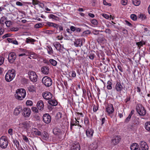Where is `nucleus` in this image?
I'll list each match as a JSON object with an SVG mask.
<instances>
[{
    "instance_id": "nucleus-1",
    "label": "nucleus",
    "mask_w": 150,
    "mask_h": 150,
    "mask_svg": "<svg viewBox=\"0 0 150 150\" xmlns=\"http://www.w3.org/2000/svg\"><path fill=\"white\" fill-rule=\"evenodd\" d=\"M15 94L16 98L18 100H21L24 98L26 94L25 90L23 88L18 89L16 91Z\"/></svg>"
},
{
    "instance_id": "nucleus-2",
    "label": "nucleus",
    "mask_w": 150,
    "mask_h": 150,
    "mask_svg": "<svg viewBox=\"0 0 150 150\" xmlns=\"http://www.w3.org/2000/svg\"><path fill=\"white\" fill-rule=\"evenodd\" d=\"M15 76V71L14 69L9 70L5 76V79L7 82L12 81Z\"/></svg>"
},
{
    "instance_id": "nucleus-3",
    "label": "nucleus",
    "mask_w": 150,
    "mask_h": 150,
    "mask_svg": "<svg viewBox=\"0 0 150 150\" xmlns=\"http://www.w3.org/2000/svg\"><path fill=\"white\" fill-rule=\"evenodd\" d=\"M8 144V139L5 136H2L0 138V146L3 149H6Z\"/></svg>"
},
{
    "instance_id": "nucleus-4",
    "label": "nucleus",
    "mask_w": 150,
    "mask_h": 150,
    "mask_svg": "<svg viewBox=\"0 0 150 150\" xmlns=\"http://www.w3.org/2000/svg\"><path fill=\"white\" fill-rule=\"evenodd\" d=\"M136 110L138 113L141 116H144L146 114V110L141 104H138L136 107Z\"/></svg>"
},
{
    "instance_id": "nucleus-5",
    "label": "nucleus",
    "mask_w": 150,
    "mask_h": 150,
    "mask_svg": "<svg viewBox=\"0 0 150 150\" xmlns=\"http://www.w3.org/2000/svg\"><path fill=\"white\" fill-rule=\"evenodd\" d=\"M42 82L43 84L47 87H49L52 84V80L47 76H44L42 79Z\"/></svg>"
},
{
    "instance_id": "nucleus-6",
    "label": "nucleus",
    "mask_w": 150,
    "mask_h": 150,
    "mask_svg": "<svg viewBox=\"0 0 150 150\" xmlns=\"http://www.w3.org/2000/svg\"><path fill=\"white\" fill-rule=\"evenodd\" d=\"M28 75L30 80L33 82H36L38 80V76L36 73L33 71L28 72Z\"/></svg>"
},
{
    "instance_id": "nucleus-7",
    "label": "nucleus",
    "mask_w": 150,
    "mask_h": 150,
    "mask_svg": "<svg viewBox=\"0 0 150 150\" xmlns=\"http://www.w3.org/2000/svg\"><path fill=\"white\" fill-rule=\"evenodd\" d=\"M51 120V117L49 114L46 113L43 115V120L46 124H49L50 123Z\"/></svg>"
},
{
    "instance_id": "nucleus-8",
    "label": "nucleus",
    "mask_w": 150,
    "mask_h": 150,
    "mask_svg": "<svg viewBox=\"0 0 150 150\" xmlns=\"http://www.w3.org/2000/svg\"><path fill=\"white\" fill-rule=\"evenodd\" d=\"M16 58V54L13 52L10 53L8 55V59L10 63H13Z\"/></svg>"
},
{
    "instance_id": "nucleus-9",
    "label": "nucleus",
    "mask_w": 150,
    "mask_h": 150,
    "mask_svg": "<svg viewBox=\"0 0 150 150\" xmlns=\"http://www.w3.org/2000/svg\"><path fill=\"white\" fill-rule=\"evenodd\" d=\"M44 98L47 100L50 99L52 98V94L49 92H45L42 93Z\"/></svg>"
},
{
    "instance_id": "nucleus-10",
    "label": "nucleus",
    "mask_w": 150,
    "mask_h": 150,
    "mask_svg": "<svg viewBox=\"0 0 150 150\" xmlns=\"http://www.w3.org/2000/svg\"><path fill=\"white\" fill-rule=\"evenodd\" d=\"M106 110L108 114L112 113L114 111L113 105L112 104H108L106 108Z\"/></svg>"
},
{
    "instance_id": "nucleus-11",
    "label": "nucleus",
    "mask_w": 150,
    "mask_h": 150,
    "mask_svg": "<svg viewBox=\"0 0 150 150\" xmlns=\"http://www.w3.org/2000/svg\"><path fill=\"white\" fill-rule=\"evenodd\" d=\"M140 146L142 150H148V146L144 141H141L140 143Z\"/></svg>"
},
{
    "instance_id": "nucleus-12",
    "label": "nucleus",
    "mask_w": 150,
    "mask_h": 150,
    "mask_svg": "<svg viewBox=\"0 0 150 150\" xmlns=\"http://www.w3.org/2000/svg\"><path fill=\"white\" fill-rule=\"evenodd\" d=\"M20 127L24 129H28L30 127L28 122L27 121L23 122L19 124Z\"/></svg>"
},
{
    "instance_id": "nucleus-13",
    "label": "nucleus",
    "mask_w": 150,
    "mask_h": 150,
    "mask_svg": "<svg viewBox=\"0 0 150 150\" xmlns=\"http://www.w3.org/2000/svg\"><path fill=\"white\" fill-rule=\"evenodd\" d=\"M121 140V138L118 136H116L112 139L111 143L113 145H116L117 144L120 142Z\"/></svg>"
},
{
    "instance_id": "nucleus-14",
    "label": "nucleus",
    "mask_w": 150,
    "mask_h": 150,
    "mask_svg": "<svg viewBox=\"0 0 150 150\" xmlns=\"http://www.w3.org/2000/svg\"><path fill=\"white\" fill-rule=\"evenodd\" d=\"M80 146L79 144L76 142L73 143L71 147V150H80Z\"/></svg>"
},
{
    "instance_id": "nucleus-15",
    "label": "nucleus",
    "mask_w": 150,
    "mask_h": 150,
    "mask_svg": "<svg viewBox=\"0 0 150 150\" xmlns=\"http://www.w3.org/2000/svg\"><path fill=\"white\" fill-rule=\"evenodd\" d=\"M115 89L117 92H120L123 89V87L119 82H117L115 86Z\"/></svg>"
},
{
    "instance_id": "nucleus-16",
    "label": "nucleus",
    "mask_w": 150,
    "mask_h": 150,
    "mask_svg": "<svg viewBox=\"0 0 150 150\" xmlns=\"http://www.w3.org/2000/svg\"><path fill=\"white\" fill-rule=\"evenodd\" d=\"M37 106L38 109L40 110H42L44 109V105L43 102L42 100L39 101L37 104Z\"/></svg>"
},
{
    "instance_id": "nucleus-17",
    "label": "nucleus",
    "mask_w": 150,
    "mask_h": 150,
    "mask_svg": "<svg viewBox=\"0 0 150 150\" xmlns=\"http://www.w3.org/2000/svg\"><path fill=\"white\" fill-rule=\"evenodd\" d=\"M24 115L25 117H29L31 113V110L29 108H25L23 109Z\"/></svg>"
},
{
    "instance_id": "nucleus-18",
    "label": "nucleus",
    "mask_w": 150,
    "mask_h": 150,
    "mask_svg": "<svg viewBox=\"0 0 150 150\" xmlns=\"http://www.w3.org/2000/svg\"><path fill=\"white\" fill-rule=\"evenodd\" d=\"M93 131L92 129L88 128L86 131V134L88 137L91 138L93 136Z\"/></svg>"
},
{
    "instance_id": "nucleus-19",
    "label": "nucleus",
    "mask_w": 150,
    "mask_h": 150,
    "mask_svg": "<svg viewBox=\"0 0 150 150\" xmlns=\"http://www.w3.org/2000/svg\"><path fill=\"white\" fill-rule=\"evenodd\" d=\"M22 110L21 107L20 106H17L14 110L13 112L14 115H18L20 114Z\"/></svg>"
},
{
    "instance_id": "nucleus-20",
    "label": "nucleus",
    "mask_w": 150,
    "mask_h": 150,
    "mask_svg": "<svg viewBox=\"0 0 150 150\" xmlns=\"http://www.w3.org/2000/svg\"><path fill=\"white\" fill-rule=\"evenodd\" d=\"M42 73L45 74L47 75L49 73V68L46 66L43 67L41 68Z\"/></svg>"
},
{
    "instance_id": "nucleus-21",
    "label": "nucleus",
    "mask_w": 150,
    "mask_h": 150,
    "mask_svg": "<svg viewBox=\"0 0 150 150\" xmlns=\"http://www.w3.org/2000/svg\"><path fill=\"white\" fill-rule=\"evenodd\" d=\"M74 44L75 45L76 47H80L82 45V41L80 39H77L75 40Z\"/></svg>"
},
{
    "instance_id": "nucleus-22",
    "label": "nucleus",
    "mask_w": 150,
    "mask_h": 150,
    "mask_svg": "<svg viewBox=\"0 0 150 150\" xmlns=\"http://www.w3.org/2000/svg\"><path fill=\"white\" fill-rule=\"evenodd\" d=\"M48 103L53 106H56L57 105L58 103L56 100H51L48 101Z\"/></svg>"
},
{
    "instance_id": "nucleus-23",
    "label": "nucleus",
    "mask_w": 150,
    "mask_h": 150,
    "mask_svg": "<svg viewBox=\"0 0 150 150\" xmlns=\"http://www.w3.org/2000/svg\"><path fill=\"white\" fill-rule=\"evenodd\" d=\"M53 133L56 135H59L61 132L60 130L57 128H55L53 129Z\"/></svg>"
},
{
    "instance_id": "nucleus-24",
    "label": "nucleus",
    "mask_w": 150,
    "mask_h": 150,
    "mask_svg": "<svg viewBox=\"0 0 150 150\" xmlns=\"http://www.w3.org/2000/svg\"><path fill=\"white\" fill-rule=\"evenodd\" d=\"M54 45L57 49L58 50H59L61 48V45L59 42H56L54 43Z\"/></svg>"
},
{
    "instance_id": "nucleus-25",
    "label": "nucleus",
    "mask_w": 150,
    "mask_h": 150,
    "mask_svg": "<svg viewBox=\"0 0 150 150\" xmlns=\"http://www.w3.org/2000/svg\"><path fill=\"white\" fill-rule=\"evenodd\" d=\"M105 40V38L104 37L103 35L101 34L98 37L97 41L99 43H101L104 42Z\"/></svg>"
},
{
    "instance_id": "nucleus-26",
    "label": "nucleus",
    "mask_w": 150,
    "mask_h": 150,
    "mask_svg": "<svg viewBox=\"0 0 150 150\" xmlns=\"http://www.w3.org/2000/svg\"><path fill=\"white\" fill-rule=\"evenodd\" d=\"M97 145L96 143L91 144L89 146V148L91 149V150H95L97 148Z\"/></svg>"
},
{
    "instance_id": "nucleus-27",
    "label": "nucleus",
    "mask_w": 150,
    "mask_h": 150,
    "mask_svg": "<svg viewBox=\"0 0 150 150\" xmlns=\"http://www.w3.org/2000/svg\"><path fill=\"white\" fill-rule=\"evenodd\" d=\"M145 126L146 129L150 132V122H146L145 124Z\"/></svg>"
},
{
    "instance_id": "nucleus-28",
    "label": "nucleus",
    "mask_w": 150,
    "mask_h": 150,
    "mask_svg": "<svg viewBox=\"0 0 150 150\" xmlns=\"http://www.w3.org/2000/svg\"><path fill=\"white\" fill-rule=\"evenodd\" d=\"M50 62L53 66H55L57 64V62L55 60L53 59H50L49 60Z\"/></svg>"
},
{
    "instance_id": "nucleus-29",
    "label": "nucleus",
    "mask_w": 150,
    "mask_h": 150,
    "mask_svg": "<svg viewBox=\"0 0 150 150\" xmlns=\"http://www.w3.org/2000/svg\"><path fill=\"white\" fill-rule=\"evenodd\" d=\"M138 144L137 143L133 144L130 147L131 150H135L138 147Z\"/></svg>"
},
{
    "instance_id": "nucleus-30",
    "label": "nucleus",
    "mask_w": 150,
    "mask_h": 150,
    "mask_svg": "<svg viewBox=\"0 0 150 150\" xmlns=\"http://www.w3.org/2000/svg\"><path fill=\"white\" fill-rule=\"evenodd\" d=\"M84 121V123L87 126H89V119L88 117L86 116L85 117Z\"/></svg>"
},
{
    "instance_id": "nucleus-31",
    "label": "nucleus",
    "mask_w": 150,
    "mask_h": 150,
    "mask_svg": "<svg viewBox=\"0 0 150 150\" xmlns=\"http://www.w3.org/2000/svg\"><path fill=\"white\" fill-rule=\"evenodd\" d=\"M7 18H6L5 17L3 16L1 17L0 20V24L2 26L4 25V22L5 21V20Z\"/></svg>"
},
{
    "instance_id": "nucleus-32",
    "label": "nucleus",
    "mask_w": 150,
    "mask_h": 150,
    "mask_svg": "<svg viewBox=\"0 0 150 150\" xmlns=\"http://www.w3.org/2000/svg\"><path fill=\"white\" fill-rule=\"evenodd\" d=\"M133 4L136 6H139L140 3L139 0H132Z\"/></svg>"
},
{
    "instance_id": "nucleus-33",
    "label": "nucleus",
    "mask_w": 150,
    "mask_h": 150,
    "mask_svg": "<svg viewBox=\"0 0 150 150\" xmlns=\"http://www.w3.org/2000/svg\"><path fill=\"white\" fill-rule=\"evenodd\" d=\"M49 18H50L54 19L56 21H57L59 19V18L58 17L52 14H51L50 15Z\"/></svg>"
},
{
    "instance_id": "nucleus-34",
    "label": "nucleus",
    "mask_w": 150,
    "mask_h": 150,
    "mask_svg": "<svg viewBox=\"0 0 150 150\" xmlns=\"http://www.w3.org/2000/svg\"><path fill=\"white\" fill-rule=\"evenodd\" d=\"M48 48L47 49L48 53L50 54H52L53 53V50L52 48L51 47H47Z\"/></svg>"
},
{
    "instance_id": "nucleus-35",
    "label": "nucleus",
    "mask_w": 150,
    "mask_h": 150,
    "mask_svg": "<svg viewBox=\"0 0 150 150\" xmlns=\"http://www.w3.org/2000/svg\"><path fill=\"white\" fill-rule=\"evenodd\" d=\"M35 41V40L34 39L27 38L26 39V42L27 43H29L30 42L32 43L34 42Z\"/></svg>"
},
{
    "instance_id": "nucleus-36",
    "label": "nucleus",
    "mask_w": 150,
    "mask_h": 150,
    "mask_svg": "<svg viewBox=\"0 0 150 150\" xmlns=\"http://www.w3.org/2000/svg\"><path fill=\"white\" fill-rule=\"evenodd\" d=\"M139 18L142 20H143L146 19V16L144 14L141 13L139 15Z\"/></svg>"
},
{
    "instance_id": "nucleus-37",
    "label": "nucleus",
    "mask_w": 150,
    "mask_h": 150,
    "mask_svg": "<svg viewBox=\"0 0 150 150\" xmlns=\"http://www.w3.org/2000/svg\"><path fill=\"white\" fill-rule=\"evenodd\" d=\"M107 84L108 85L107 86V88L108 89H111L112 88V87L111 86L112 83L110 81H108L107 82Z\"/></svg>"
},
{
    "instance_id": "nucleus-38",
    "label": "nucleus",
    "mask_w": 150,
    "mask_h": 150,
    "mask_svg": "<svg viewBox=\"0 0 150 150\" xmlns=\"http://www.w3.org/2000/svg\"><path fill=\"white\" fill-rule=\"evenodd\" d=\"M28 89L30 92H33L35 90L34 87V86L31 85L28 87Z\"/></svg>"
},
{
    "instance_id": "nucleus-39",
    "label": "nucleus",
    "mask_w": 150,
    "mask_h": 150,
    "mask_svg": "<svg viewBox=\"0 0 150 150\" xmlns=\"http://www.w3.org/2000/svg\"><path fill=\"white\" fill-rule=\"evenodd\" d=\"M13 143L16 145L17 148L18 149L19 147V144L18 141L16 140H13Z\"/></svg>"
},
{
    "instance_id": "nucleus-40",
    "label": "nucleus",
    "mask_w": 150,
    "mask_h": 150,
    "mask_svg": "<svg viewBox=\"0 0 150 150\" xmlns=\"http://www.w3.org/2000/svg\"><path fill=\"white\" fill-rule=\"evenodd\" d=\"M131 18L134 21H135L137 19V17L134 14H132L130 16Z\"/></svg>"
},
{
    "instance_id": "nucleus-41",
    "label": "nucleus",
    "mask_w": 150,
    "mask_h": 150,
    "mask_svg": "<svg viewBox=\"0 0 150 150\" xmlns=\"http://www.w3.org/2000/svg\"><path fill=\"white\" fill-rule=\"evenodd\" d=\"M34 129L35 130L34 131V132L35 134L38 136L41 135V133L40 131H39L37 129Z\"/></svg>"
},
{
    "instance_id": "nucleus-42",
    "label": "nucleus",
    "mask_w": 150,
    "mask_h": 150,
    "mask_svg": "<svg viewBox=\"0 0 150 150\" xmlns=\"http://www.w3.org/2000/svg\"><path fill=\"white\" fill-rule=\"evenodd\" d=\"M91 22L94 25H97L98 23L97 21L95 19H93L91 20Z\"/></svg>"
},
{
    "instance_id": "nucleus-43",
    "label": "nucleus",
    "mask_w": 150,
    "mask_h": 150,
    "mask_svg": "<svg viewBox=\"0 0 150 150\" xmlns=\"http://www.w3.org/2000/svg\"><path fill=\"white\" fill-rule=\"evenodd\" d=\"M32 0V3L33 5H35L39 4V3H40V2L37 0Z\"/></svg>"
},
{
    "instance_id": "nucleus-44",
    "label": "nucleus",
    "mask_w": 150,
    "mask_h": 150,
    "mask_svg": "<svg viewBox=\"0 0 150 150\" xmlns=\"http://www.w3.org/2000/svg\"><path fill=\"white\" fill-rule=\"evenodd\" d=\"M76 121H77V122H78V123H77V125L78 126H80L81 127H82V126L81 124L79 123V121H78L77 120H79L80 119V117H77V119H76V118H75Z\"/></svg>"
},
{
    "instance_id": "nucleus-45",
    "label": "nucleus",
    "mask_w": 150,
    "mask_h": 150,
    "mask_svg": "<svg viewBox=\"0 0 150 150\" xmlns=\"http://www.w3.org/2000/svg\"><path fill=\"white\" fill-rule=\"evenodd\" d=\"M22 137L23 140L25 141L26 142H28L29 140L27 137L24 135H22Z\"/></svg>"
},
{
    "instance_id": "nucleus-46",
    "label": "nucleus",
    "mask_w": 150,
    "mask_h": 150,
    "mask_svg": "<svg viewBox=\"0 0 150 150\" xmlns=\"http://www.w3.org/2000/svg\"><path fill=\"white\" fill-rule=\"evenodd\" d=\"M42 25V24L41 23H38L36 24L35 25V28H38L41 27Z\"/></svg>"
},
{
    "instance_id": "nucleus-47",
    "label": "nucleus",
    "mask_w": 150,
    "mask_h": 150,
    "mask_svg": "<svg viewBox=\"0 0 150 150\" xmlns=\"http://www.w3.org/2000/svg\"><path fill=\"white\" fill-rule=\"evenodd\" d=\"M32 110L35 113H37L38 112V110L36 107H32Z\"/></svg>"
},
{
    "instance_id": "nucleus-48",
    "label": "nucleus",
    "mask_w": 150,
    "mask_h": 150,
    "mask_svg": "<svg viewBox=\"0 0 150 150\" xmlns=\"http://www.w3.org/2000/svg\"><path fill=\"white\" fill-rule=\"evenodd\" d=\"M6 26L7 27H9L10 25L11 24V22L10 21H7L5 22Z\"/></svg>"
},
{
    "instance_id": "nucleus-49",
    "label": "nucleus",
    "mask_w": 150,
    "mask_h": 150,
    "mask_svg": "<svg viewBox=\"0 0 150 150\" xmlns=\"http://www.w3.org/2000/svg\"><path fill=\"white\" fill-rule=\"evenodd\" d=\"M26 104L28 105L31 106L33 104L32 101L31 100H28L26 102Z\"/></svg>"
},
{
    "instance_id": "nucleus-50",
    "label": "nucleus",
    "mask_w": 150,
    "mask_h": 150,
    "mask_svg": "<svg viewBox=\"0 0 150 150\" xmlns=\"http://www.w3.org/2000/svg\"><path fill=\"white\" fill-rule=\"evenodd\" d=\"M11 35L10 33H7L4 35L3 36L2 38H3V39H5L6 38L10 37Z\"/></svg>"
},
{
    "instance_id": "nucleus-51",
    "label": "nucleus",
    "mask_w": 150,
    "mask_h": 150,
    "mask_svg": "<svg viewBox=\"0 0 150 150\" xmlns=\"http://www.w3.org/2000/svg\"><path fill=\"white\" fill-rule=\"evenodd\" d=\"M43 139L45 140H47L48 139V135L47 133H44L43 135Z\"/></svg>"
},
{
    "instance_id": "nucleus-52",
    "label": "nucleus",
    "mask_w": 150,
    "mask_h": 150,
    "mask_svg": "<svg viewBox=\"0 0 150 150\" xmlns=\"http://www.w3.org/2000/svg\"><path fill=\"white\" fill-rule=\"evenodd\" d=\"M4 58L3 57H0V65H1L4 63Z\"/></svg>"
},
{
    "instance_id": "nucleus-53",
    "label": "nucleus",
    "mask_w": 150,
    "mask_h": 150,
    "mask_svg": "<svg viewBox=\"0 0 150 150\" xmlns=\"http://www.w3.org/2000/svg\"><path fill=\"white\" fill-rule=\"evenodd\" d=\"M18 29H19L18 28L13 27L11 28L10 30L12 31H17Z\"/></svg>"
},
{
    "instance_id": "nucleus-54",
    "label": "nucleus",
    "mask_w": 150,
    "mask_h": 150,
    "mask_svg": "<svg viewBox=\"0 0 150 150\" xmlns=\"http://www.w3.org/2000/svg\"><path fill=\"white\" fill-rule=\"evenodd\" d=\"M46 24L50 27H53L54 23L50 22H47L46 23Z\"/></svg>"
},
{
    "instance_id": "nucleus-55",
    "label": "nucleus",
    "mask_w": 150,
    "mask_h": 150,
    "mask_svg": "<svg viewBox=\"0 0 150 150\" xmlns=\"http://www.w3.org/2000/svg\"><path fill=\"white\" fill-rule=\"evenodd\" d=\"M105 32L106 33L110 34L111 33V31L110 29H107L105 30Z\"/></svg>"
},
{
    "instance_id": "nucleus-56",
    "label": "nucleus",
    "mask_w": 150,
    "mask_h": 150,
    "mask_svg": "<svg viewBox=\"0 0 150 150\" xmlns=\"http://www.w3.org/2000/svg\"><path fill=\"white\" fill-rule=\"evenodd\" d=\"M137 45L138 46L140 47L141 46H143V43H142L141 42H138L136 43Z\"/></svg>"
},
{
    "instance_id": "nucleus-57",
    "label": "nucleus",
    "mask_w": 150,
    "mask_h": 150,
    "mask_svg": "<svg viewBox=\"0 0 150 150\" xmlns=\"http://www.w3.org/2000/svg\"><path fill=\"white\" fill-rule=\"evenodd\" d=\"M131 118V117L130 116L128 115V117L125 119V122L126 123L128 122L129 121Z\"/></svg>"
},
{
    "instance_id": "nucleus-58",
    "label": "nucleus",
    "mask_w": 150,
    "mask_h": 150,
    "mask_svg": "<svg viewBox=\"0 0 150 150\" xmlns=\"http://www.w3.org/2000/svg\"><path fill=\"white\" fill-rule=\"evenodd\" d=\"M127 0H122V4L123 5H126L127 3Z\"/></svg>"
},
{
    "instance_id": "nucleus-59",
    "label": "nucleus",
    "mask_w": 150,
    "mask_h": 150,
    "mask_svg": "<svg viewBox=\"0 0 150 150\" xmlns=\"http://www.w3.org/2000/svg\"><path fill=\"white\" fill-rule=\"evenodd\" d=\"M103 4L105 5H106V6H107V5H108L109 6H111V4H110V3H107L106 1H103Z\"/></svg>"
},
{
    "instance_id": "nucleus-60",
    "label": "nucleus",
    "mask_w": 150,
    "mask_h": 150,
    "mask_svg": "<svg viewBox=\"0 0 150 150\" xmlns=\"http://www.w3.org/2000/svg\"><path fill=\"white\" fill-rule=\"evenodd\" d=\"M94 56V54H92V53H91L89 54V58L91 59H93Z\"/></svg>"
},
{
    "instance_id": "nucleus-61",
    "label": "nucleus",
    "mask_w": 150,
    "mask_h": 150,
    "mask_svg": "<svg viewBox=\"0 0 150 150\" xmlns=\"http://www.w3.org/2000/svg\"><path fill=\"white\" fill-rule=\"evenodd\" d=\"M102 16L105 18L108 19L109 18V16L106 14H102Z\"/></svg>"
},
{
    "instance_id": "nucleus-62",
    "label": "nucleus",
    "mask_w": 150,
    "mask_h": 150,
    "mask_svg": "<svg viewBox=\"0 0 150 150\" xmlns=\"http://www.w3.org/2000/svg\"><path fill=\"white\" fill-rule=\"evenodd\" d=\"M16 4L17 5L19 6H21L23 5V4L21 3V2L19 1L16 2Z\"/></svg>"
},
{
    "instance_id": "nucleus-63",
    "label": "nucleus",
    "mask_w": 150,
    "mask_h": 150,
    "mask_svg": "<svg viewBox=\"0 0 150 150\" xmlns=\"http://www.w3.org/2000/svg\"><path fill=\"white\" fill-rule=\"evenodd\" d=\"M76 28L73 26H71L70 27L71 30L73 32L75 31Z\"/></svg>"
},
{
    "instance_id": "nucleus-64",
    "label": "nucleus",
    "mask_w": 150,
    "mask_h": 150,
    "mask_svg": "<svg viewBox=\"0 0 150 150\" xmlns=\"http://www.w3.org/2000/svg\"><path fill=\"white\" fill-rule=\"evenodd\" d=\"M99 31L96 30H94L93 31V33L94 35H97L99 33Z\"/></svg>"
}]
</instances>
